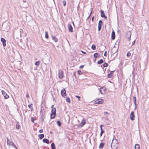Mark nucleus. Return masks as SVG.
<instances>
[{"label": "nucleus", "instance_id": "nucleus-47", "mask_svg": "<svg viewBox=\"0 0 149 149\" xmlns=\"http://www.w3.org/2000/svg\"><path fill=\"white\" fill-rule=\"evenodd\" d=\"M108 114V112H107L105 111L104 112V115H106Z\"/></svg>", "mask_w": 149, "mask_h": 149}, {"label": "nucleus", "instance_id": "nucleus-43", "mask_svg": "<svg viewBox=\"0 0 149 149\" xmlns=\"http://www.w3.org/2000/svg\"><path fill=\"white\" fill-rule=\"evenodd\" d=\"M43 130L42 129H41V130H40L39 131V132L40 133H42L43 132Z\"/></svg>", "mask_w": 149, "mask_h": 149}, {"label": "nucleus", "instance_id": "nucleus-38", "mask_svg": "<svg viewBox=\"0 0 149 149\" xmlns=\"http://www.w3.org/2000/svg\"><path fill=\"white\" fill-rule=\"evenodd\" d=\"M34 120L35 119L33 117H32L31 118V120L32 122L33 123L34 122Z\"/></svg>", "mask_w": 149, "mask_h": 149}, {"label": "nucleus", "instance_id": "nucleus-14", "mask_svg": "<svg viewBox=\"0 0 149 149\" xmlns=\"http://www.w3.org/2000/svg\"><path fill=\"white\" fill-rule=\"evenodd\" d=\"M133 100L134 101V102L135 105V109L136 108V98L135 97H133Z\"/></svg>", "mask_w": 149, "mask_h": 149}, {"label": "nucleus", "instance_id": "nucleus-16", "mask_svg": "<svg viewBox=\"0 0 149 149\" xmlns=\"http://www.w3.org/2000/svg\"><path fill=\"white\" fill-rule=\"evenodd\" d=\"M53 114H56V109L55 108H53L52 110V113Z\"/></svg>", "mask_w": 149, "mask_h": 149}, {"label": "nucleus", "instance_id": "nucleus-46", "mask_svg": "<svg viewBox=\"0 0 149 149\" xmlns=\"http://www.w3.org/2000/svg\"><path fill=\"white\" fill-rule=\"evenodd\" d=\"M135 40H134V41H133V42H132V45H133L135 43Z\"/></svg>", "mask_w": 149, "mask_h": 149}, {"label": "nucleus", "instance_id": "nucleus-6", "mask_svg": "<svg viewBox=\"0 0 149 149\" xmlns=\"http://www.w3.org/2000/svg\"><path fill=\"white\" fill-rule=\"evenodd\" d=\"M61 94L64 97L65 96H66V91L64 88H63L61 91Z\"/></svg>", "mask_w": 149, "mask_h": 149}, {"label": "nucleus", "instance_id": "nucleus-7", "mask_svg": "<svg viewBox=\"0 0 149 149\" xmlns=\"http://www.w3.org/2000/svg\"><path fill=\"white\" fill-rule=\"evenodd\" d=\"M68 27L69 31L71 32H72L73 31V28L70 24H68Z\"/></svg>", "mask_w": 149, "mask_h": 149}, {"label": "nucleus", "instance_id": "nucleus-22", "mask_svg": "<svg viewBox=\"0 0 149 149\" xmlns=\"http://www.w3.org/2000/svg\"><path fill=\"white\" fill-rule=\"evenodd\" d=\"M51 146L52 149H56V147L55 146V144L54 143H52L51 145Z\"/></svg>", "mask_w": 149, "mask_h": 149}, {"label": "nucleus", "instance_id": "nucleus-54", "mask_svg": "<svg viewBox=\"0 0 149 149\" xmlns=\"http://www.w3.org/2000/svg\"><path fill=\"white\" fill-rule=\"evenodd\" d=\"M102 125H101L100 126V129L101 128H102Z\"/></svg>", "mask_w": 149, "mask_h": 149}, {"label": "nucleus", "instance_id": "nucleus-19", "mask_svg": "<svg viewBox=\"0 0 149 149\" xmlns=\"http://www.w3.org/2000/svg\"><path fill=\"white\" fill-rule=\"evenodd\" d=\"M104 145V143H101L99 146V148L100 149L102 148Z\"/></svg>", "mask_w": 149, "mask_h": 149}, {"label": "nucleus", "instance_id": "nucleus-17", "mask_svg": "<svg viewBox=\"0 0 149 149\" xmlns=\"http://www.w3.org/2000/svg\"><path fill=\"white\" fill-rule=\"evenodd\" d=\"M43 141L44 143L49 144V140L47 139H43Z\"/></svg>", "mask_w": 149, "mask_h": 149}, {"label": "nucleus", "instance_id": "nucleus-52", "mask_svg": "<svg viewBox=\"0 0 149 149\" xmlns=\"http://www.w3.org/2000/svg\"><path fill=\"white\" fill-rule=\"evenodd\" d=\"M94 17H92V21H93V19H94Z\"/></svg>", "mask_w": 149, "mask_h": 149}, {"label": "nucleus", "instance_id": "nucleus-34", "mask_svg": "<svg viewBox=\"0 0 149 149\" xmlns=\"http://www.w3.org/2000/svg\"><path fill=\"white\" fill-rule=\"evenodd\" d=\"M102 20H100L98 23V25L102 26Z\"/></svg>", "mask_w": 149, "mask_h": 149}, {"label": "nucleus", "instance_id": "nucleus-13", "mask_svg": "<svg viewBox=\"0 0 149 149\" xmlns=\"http://www.w3.org/2000/svg\"><path fill=\"white\" fill-rule=\"evenodd\" d=\"M103 100L102 99H100L96 100V103L99 104H101L102 103Z\"/></svg>", "mask_w": 149, "mask_h": 149}, {"label": "nucleus", "instance_id": "nucleus-11", "mask_svg": "<svg viewBox=\"0 0 149 149\" xmlns=\"http://www.w3.org/2000/svg\"><path fill=\"white\" fill-rule=\"evenodd\" d=\"M1 40L3 43V47H5L6 46V40L3 38H1Z\"/></svg>", "mask_w": 149, "mask_h": 149}, {"label": "nucleus", "instance_id": "nucleus-5", "mask_svg": "<svg viewBox=\"0 0 149 149\" xmlns=\"http://www.w3.org/2000/svg\"><path fill=\"white\" fill-rule=\"evenodd\" d=\"M58 77L59 78L62 79L63 77V74L62 71L60 70L58 72Z\"/></svg>", "mask_w": 149, "mask_h": 149}, {"label": "nucleus", "instance_id": "nucleus-29", "mask_svg": "<svg viewBox=\"0 0 149 149\" xmlns=\"http://www.w3.org/2000/svg\"><path fill=\"white\" fill-rule=\"evenodd\" d=\"M45 37L47 39L49 37L48 33L47 31L45 32Z\"/></svg>", "mask_w": 149, "mask_h": 149}, {"label": "nucleus", "instance_id": "nucleus-53", "mask_svg": "<svg viewBox=\"0 0 149 149\" xmlns=\"http://www.w3.org/2000/svg\"><path fill=\"white\" fill-rule=\"evenodd\" d=\"M29 97V95L28 94H27L26 95V97Z\"/></svg>", "mask_w": 149, "mask_h": 149}, {"label": "nucleus", "instance_id": "nucleus-36", "mask_svg": "<svg viewBox=\"0 0 149 149\" xmlns=\"http://www.w3.org/2000/svg\"><path fill=\"white\" fill-rule=\"evenodd\" d=\"M108 65V64L107 63H105L103 64V67H107Z\"/></svg>", "mask_w": 149, "mask_h": 149}, {"label": "nucleus", "instance_id": "nucleus-4", "mask_svg": "<svg viewBox=\"0 0 149 149\" xmlns=\"http://www.w3.org/2000/svg\"><path fill=\"white\" fill-rule=\"evenodd\" d=\"M135 117L134 115V112L133 111L131 112V113L130 116V118L131 120H133L134 119V118Z\"/></svg>", "mask_w": 149, "mask_h": 149}, {"label": "nucleus", "instance_id": "nucleus-20", "mask_svg": "<svg viewBox=\"0 0 149 149\" xmlns=\"http://www.w3.org/2000/svg\"><path fill=\"white\" fill-rule=\"evenodd\" d=\"M38 137L40 139H41L44 137V135L43 134H39L38 135Z\"/></svg>", "mask_w": 149, "mask_h": 149}, {"label": "nucleus", "instance_id": "nucleus-24", "mask_svg": "<svg viewBox=\"0 0 149 149\" xmlns=\"http://www.w3.org/2000/svg\"><path fill=\"white\" fill-rule=\"evenodd\" d=\"M103 62V60L102 59H100L99 61L97 62V63L99 64H101Z\"/></svg>", "mask_w": 149, "mask_h": 149}, {"label": "nucleus", "instance_id": "nucleus-9", "mask_svg": "<svg viewBox=\"0 0 149 149\" xmlns=\"http://www.w3.org/2000/svg\"><path fill=\"white\" fill-rule=\"evenodd\" d=\"M100 11L101 17H104L105 19H107V17L105 15L104 13V11L102 10H101Z\"/></svg>", "mask_w": 149, "mask_h": 149}, {"label": "nucleus", "instance_id": "nucleus-37", "mask_svg": "<svg viewBox=\"0 0 149 149\" xmlns=\"http://www.w3.org/2000/svg\"><path fill=\"white\" fill-rule=\"evenodd\" d=\"M102 26L101 25H98V30L99 31H100L101 29Z\"/></svg>", "mask_w": 149, "mask_h": 149}, {"label": "nucleus", "instance_id": "nucleus-15", "mask_svg": "<svg viewBox=\"0 0 149 149\" xmlns=\"http://www.w3.org/2000/svg\"><path fill=\"white\" fill-rule=\"evenodd\" d=\"M7 143L8 145H9L11 146L12 145V144H13V143L12 141H9L8 139V137L7 138Z\"/></svg>", "mask_w": 149, "mask_h": 149}, {"label": "nucleus", "instance_id": "nucleus-32", "mask_svg": "<svg viewBox=\"0 0 149 149\" xmlns=\"http://www.w3.org/2000/svg\"><path fill=\"white\" fill-rule=\"evenodd\" d=\"M66 101L68 102L69 103H70V99L69 97L67 98L66 99Z\"/></svg>", "mask_w": 149, "mask_h": 149}, {"label": "nucleus", "instance_id": "nucleus-35", "mask_svg": "<svg viewBox=\"0 0 149 149\" xmlns=\"http://www.w3.org/2000/svg\"><path fill=\"white\" fill-rule=\"evenodd\" d=\"M97 53H94V57L95 58H97Z\"/></svg>", "mask_w": 149, "mask_h": 149}, {"label": "nucleus", "instance_id": "nucleus-48", "mask_svg": "<svg viewBox=\"0 0 149 149\" xmlns=\"http://www.w3.org/2000/svg\"><path fill=\"white\" fill-rule=\"evenodd\" d=\"M75 97L78 98H80V97L79 96H77V95H76L75 96Z\"/></svg>", "mask_w": 149, "mask_h": 149}, {"label": "nucleus", "instance_id": "nucleus-45", "mask_svg": "<svg viewBox=\"0 0 149 149\" xmlns=\"http://www.w3.org/2000/svg\"><path fill=\"white\" fill-rule=\"evenodd\" d=\"M84 67V65H81L80 66V68H82Z\"/></svg>", "mask_w": 149, "mask_h": 149}, {"label": "nucleus", "instance_id": "nucleus-31", "mask_svg": "<svg viewBox=\"0 0 149 149\" xmlns=\"http://www.w3.org/2000/svg\"><path fill=\"white\" fill-rule=\"evenodd\" d=\"M77 73L79 75H82L83 74V72L80 70L77 71Z\"/></svg>", "mask_w": 149, "mask_h": 149}, {"label": "nucleus", "instance_id": "nucleus-51", "mask_svg": "<svg viewBox=\"0 0 149 149\" xmlns=\"http://www.w3.org/2000/svg\"><path fill=\"white\" fill-rule=\"evenodd\" d=\"M42 122H43V121H44V118L42 117Z\"/></svg>", "mask_w": 149, "mask_h": 149}, {"label": "nucleus", "instance_id": "nucleus-1", "mask_svg": "<svg viewBox=\"0 0 149 149\" xmlns=\"http://www.w3.org/2000/svg\"><path fill=\"white\" fill-rule=\"evenodd\" d=\"M111 147L112 149H117L118 147V142L117 140L113 139L111 143Z\"/></svg>", "mask_w": 149, "mask_h": 149}, {"label": "nucleus", "instance_id": "nucleus-28", "mask_svg": "<svg viewBox=\"0 0 149 149\" xmlns=\"http://www.w3.org/2000/svg\"><path fill=\"white\" fill-rule=\"evenodd\" d=\"M91 48L93 50H95L96 49V46L95 45L93 44L92 45Z\"/></svg>", "mask_w": 149, "mask_h": 149}, {"label": "nucleus", "instance_id": "nucleus-49", "mask_svg": "<svg viewBox=\"0 0 149 149\" xmlns=\"http://www.w3.org/2000/svg\"><path fill=\"white\" fill-rule=\"evenodd\" d=\"M91 13H90V15H89L88 16V18H87V19H88L89 18V17H90V15H91Z\"/></svg>", "mask_w": 149, "mask_h": 149}, {"label": "nucleus", "instance_id": "nucleus-33", "mask_svg": "<svg viewBox=\"0 0 149 149\" xmlns=\"http://www.w3.org/2000/svg\"><path fill=\"white\" fill-rule=\"evenodd\" d=\"M57 124L59 126H61V123L59 121H57L56 122Z\"/></svg>", "mask_w": 149, "mask_h": 149}, {"label": "nucleus", "instance_id": "nucleus-18", "mask_svg": "<svg viewBox=\"0 0 149 149\" xmlns=\"http://www.w3.org/2000/svg\"><path fill=\"white\" fill-rule=\"evenodd\" d=\"M114 71H111L110 72V73H109L108 74V77L109 78H111L112 77L111 74H112L113 72Z\"/></svg>", "mask_w": 149, "mask_h": 149}, {"label": "nucleus", "instance_id": "nucleus-42", "mask_svg": "<svg viewBox=\"0 0 149 149\" xmlns=\"http://www.w3.org/2000/svg\"><path fill=\"white\" fill-rule=\"evenodd\" d=\"M20 125H17L16 126V128L17 129H19L20 128Z\"/></svg>", "mask_w": 149, "mask_h": 149}, {"label": "nucleus", "instance_id": "nucleus-12", "mask_svg": "<svg viewBox=\"0 0 149 149\" xmlns=\"http://www.w3.org/2000/svg\"><path fill=\"white\" fill-rule=\"evenodd\" d=\"M115 38V34L114 31H113L111 34V39L114 40Z\"/></svg>", "mask_w": 149, "mask_h": 149}, {"label": "nucleus", "instance_id": "nucleus-27", "mask_svg": "<svg viewBox=\"0 0 149 149\" xmlns=\"http://www.w3.org/2000/svg\"><path fill=\"white\" fill-rule=\"evenodd\" d=\"M32 104H29L28 105L29 108L31 109V111H32L33 110V108L32 107Z\"/></svg>", "mask_w": 149, "mask_h": 149}, {"label": "nucleus", "instance_id": "nucleus-8", "mask_svg": "<svg viewBox=\"0 0 149 149\" xmlns=\"http://www.w3.org/2000/svg\"><path fill=\"white\" fill-rule=\"evenodd\" d=\"M86 123V121L85 119H83L79 125V126L81 127Z\"/></svg>", "mask_w": 149, "mask_h": 149}, {"label": "nucleus", "instance_id": "nucleus-57", "mask_svg": "<svg viewBox=\"0 0 149 149\" xmlns=\"http://www.w3.org/2000/svg\"><path fill=\"white\" fill-rule=\"evenodd\" d=\"M72 23H73V24L74 25V23L73 22H72Z\"/></svg>", "mask_w": 149, "mask_h": 149}, {"label": "nucleus", "instance_id": "nucleus-56", "mask_svg": "<svg viewBox=\"0 0 149 149\" xmlns=\"http://www.w3.org/2000/svg\"><path fill=\"white\" fill-rule=\"evenodd\" d=\"M52 132H51H51H50V133L51 134H52Z\"/></svg>", "mask_w": 149, "mask_h": 149}, {"label": "nucleus", "instance_id": "nucleus-50", "mask_svg": "<svg viewBox=\"0 0 149 149\" xmlns=\"http://www.w3.org/2000/svg\"><path fill=\"white\" fill-rule=\"evenodd\" d=\"M84 54H86V53L84 51H81Z\"/></svg>", "mask_w": 149, "mask_h": 149}, {"label": "nucleus", "instance_id": "nucleus-30", "mask_svg": "<svg viewBox=\"0 0 149 149\" xmlns=\"http://www.w3.org/2000/svg\"><path fill=\"white\" fill-rule=\"evenodd\" d=\"M56 115L54 114H51V118L52 119L54 118L55 116Z\"/></svg>", "mask_w": 149, "mask_h": 149}, {"label": "nucleus", "instance_id": "nucleus-41", "mask_svg": "<svg viewBox=\"0 0 149 149\" xmlns=\"http://www.w3.org/2000/svg\"><path fill=\"white\" fill-rule=\"evenodd\" d=\"M131 53H130V52H127V56H130L131 55Z\"/></svg>", "mask_w": 149, "mask_h": 149}, {"label": "nucleus", "instance_id": "nucleus-44", "mask_svg": "<svg viewBox=\"0 0 149 149\" xmlns=\"http://www.w3.org/2000/svg\"><path fill=\"white\" fill-rule=\"evenodd\" d=\"M107 52L106 51L104 52V56H107Z\"/></svg>", "mask_w": 149, "mask_h": 149}, {"label": "nucleus", "instance_id": "nucleus-40", "mask_svg": "<svg viewBox=\"0 0 149 149\" xmlns=\"http://www.w3.org/2000/svg\"><path fill=\"white\" fill-rule=\"evenodd\" d=\"M12 146H13L14 148H15L16 149H17V147L15 145V144L13 143V144H12L11 145Z\"/></svg>", "mask_w": 149, "mask_h": 149}, {"label": "nucleus", "instance_id": "nucleus-25", "mask_svg": "<svg viewBox=\"0 0 149 149\" xmlns=\"http://www.w3.org/2000/svg\"><path fill=\"white\" fill-rule=\"evenodd\" d=\"M100 130L101 133L100 135V136H102V134L104 133V131L103 130L102 128H101Z\"/></svg>", "mask_w": 149, "mask_h": 149}, {"label": "nucleus", "instance_id": "nucleus-26", "mask_svg": "<svg viewBox=\"0 0 149 149\" xmlns=\"http://www.w3.org/2000/svg\"><path fill=\"white\" fill-rule=\"evenodd\" d=\"M52 39L54 40L55 42H57L58 41V39L54 36H52Z\"/></svg>", "mask_w": 149, "mask_h": 149}, {"label": "nucleus", "instance_id": "nucleus-39", "mask_svg": "<svg viewBox=\"0 0 149 149\" xmlns=\"http://www.w3.org/2000/svg\"><path fill=\"white\" fill-rule=\"evenodd\" d=\"M63 3L64 6H65L66 5V2L65 1H63Z\"/></svg>", "mask_w": 149, "mask_h": 149}, {"label": "nucleus", "instance_id": "nucleus-10", "mask_svg": "<svg viewBox=\"0 0 149 149\" xmlns=\"http://www.w3.org/2000/svg\"><path fill=\"white\" fill-rule=\"evenodd\" d=\"M106 90V89L103 87L101 88L99 90L100 93L102 94H104V93L105 91Z\"/></svg>", "mask_w": 149, "mask_h": 149}, {"label": "nucleus", "instance_id": "nucleus-55", "mask_svg": "<svg viewBox=\"0 0 149 149\" xmlns=\"http://www.w3.org/2000/svg\"><path fill=\"white\" fill-rule=\"evenodd\" d=\"M54 106V105H52V107H52V108H53V106Z\"/></svg>", "mask_w": 149, "mask_h": 149}, {"label": "nucleus", "instance_id": "nucleus-23", "mask_svg": "<svg viewBox=\"0 0 149 149\" xmlns=\"http://www.w3.org/2000/svg\"><path fill=\"white\" fill-rule=\"evenodd\" d=\"M40 61H36L35 64L36 65L37 67H38L40 65Z\"/></svg>", "mask_w": 149, "mask_h": 149}, {"label": "nucleus", "instance_id": "nucleus-2", "mask_svg": "<svg viewBox=\"0 0 149 149\" xmlns=\"http://www.w3.org/2000/svg\"><path fill=\"white\" fill-rule=\"evenodd\" d=\"M131 35V32L130 31H128L127 32L126 34V37L127 38L128 40H129V41L130 40V37Z\"/></svg>", "mask_w": 149, "mask_h": 149}, {"label": "nucleus", "instance_id": "nucleus-3", "mask_svg": "<svg viewBox=\"0 0 149 149\" xmlns=\"http://www.w3.org/2000/svg\"><path fill=\"white\" fill-rule=\"evenodd\" d=\"M1 92L5 99H6L9 97L8 95L4 91L2 90Z\"/></svg>", "mask_w": 149, "mask_h": 149}, {"label": "nucleus", "instance_id": "nucleus-21", "mask_svg": "<svg viewBox=\"0 0 149 149\" xmlns=\"http://www.w3.org/2000/svg\"><path fill=\"white\" fill-rule=\"evenodd\" d=\"M135 149H140V146L138 144H136L134 146Z\"/></svg>", "mask_w": 149, "mask_h": 149}]
</instances>
